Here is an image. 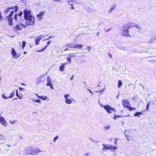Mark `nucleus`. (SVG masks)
<instances>
[{
    "instance_id": "obj_18",
    "label": "nucleus",
    "mask_w": 156,
    "mask_h": 156,
    "mask_svg": "<svg viewBox=\"0 0 156 156\" xmlns=\"http://www.w3.org/2000/svg\"><path fill=\"white\" fill-rule=\"evenodd\" d=\"M83 47V45L81 44H75V48H81Z\"/></svg>"
},
{
    "instance_id": "obj_63",
    "label": "nucleus",
    "mask_w": 156,
    "mask_h": 156,
    "mask_svg": "<svg viewBox=\"0 0 156 156\" xmlns=\"http://www.w3.org/2000/svg\"><path fill=\"white\" fill-rule=\"evenodd\" d=\"M111 28H110L108 30V31H109L110 30H111Z\"/></svg>"
},
{
    "instance_id": "obj_51",
    "label": "nucleus",
    "mask_w": 156,
    "mask_h": 156,
    "mask_svg": "<svg viewBox=\"0 0 156 156\" xmlns=\"http://www.w3.org/2000/svg\"><path fill=\"white\" fill-rule=\"evenodd\" d=\"M35 95L38 98H40L39 97H40V96H39L38 95V94H37V93H35Z\"/></svg>"
},
{
    "instance_id": "obj_16",
    "label": "nucleus",
    "mask_w": 156,
    "mask_h": 156,
    "mask_svg": "<svg viewBox=\"0 0 156 156\" xmlns=\"http://www.w3.org/2000/svg\"><path fill=\"white\" fill-rule=\"evenodd\" d=\"M47 83L46 84V85H51V84L52 83V81L50 78L49 76H48L47 78Z\"/></svg>"
},
{
    "instance_id": "obj_48",
    "label": "nucleus",
    "mask_w": 156,
    "mask_h": 156,
    "mask_svg": "<svg viewBox=\"0 0 156 156\" xmlns=\"http://www.w3.org/2000/svg\"><path fill=\"white\" fill-rule=\"evenodd\" d=\"M22 14H23L22 12H20V13L18 14V15L19 16H21L22 15Z\"/></svg>"
},
{
    "instance_id": "obj_9",
    "label": "nucleus",
    "mask_w": 156,
    "mask_h": 156,
    "mask_svg": "<svg viewBox=\"0 0 156 156\" xmlns=\"http://www.w3.org/2000/svg\"><path fill=\"white\" fill-rule=\"evenodd\" d=\"M15 92V90H14L10 94V96H7V97H5V94H3L2 95V97L4 99H5L10 98H12L14 96Z\"/></svg>"
},
{
    "instance_id": "obj_19",
    "label": "nucleus",
    "mask_w": 156,
    "mask_h": 156,
    "mask_svg": "<svg viewBox=\"0 0 156 156\" xmlns=\"http://www.w3.org/2000/svg\"><path fill=\"white\" fill-rule=\"evenodd\" d=\"M41 40V38L38 37L35 39L36 45H38L39 43V41Z\"/></svg>"
},
{
    "instance_id": "obj_55",
    "label": "nucleus",
    "mask_w": 156,
    "mask_h": 156,
    "mask_svg": "<svg viewBox=\"0 0 156 156\" xmlns=\"http://www.w3.org/2000/svg\"><path fill=\"white\" fill-rule=\"evenodd\" d=\"M48 86H50V87L51 88V89H53V88L52 85V84H51V85H48Z\"/></svg>"
},
{
    "instance_id": "obj_24",
    "label": "nucleus",
    "mask_w": 156,
    "mask_h": 156,
    "mask_svg": "<svg viewBox=\"0 0 156 156\" xmlns=\"http://www.w3.org/2000/svg\"><path fill=\"white\" fill-rule=\"evenodd\" d=\"M122 82L120 80H119L118 81V87L119 88H120L122 86Z\"/></svg>"
},
{
    "instance_id": "obj_20",
    "label": "nucleus",
    "mask_w": 156,
    "mask_h": 156,
    "mask_svg": "<svg viewBox=\"0 0 156 156\" xmlns=\"http://www.w3.org/2000/svg\"><path fill=\"white\" fill-rule=\"evenodd\" d=\"M105 148H106V150H110L112 145H108L107 144H105Z\"/></svg>"
},
{
    "instance_id": "obj_36",
    "label": "nucleus",
    "mask_w": 156,
    "mask_h": 156,
    "mask_svg": "<svg viewBox=\"0 0 156 156\" xmlns=\"http://www.w3.org/2000/svg\"><path fill=\"white\" fill-rule=\"evenodd\" d=\"M58 138V136H56L55 137L54 139L53 142L54 143H55L56 142V140Z\"/></svg>"
},
{
    "instance_id": "obj_34",
    "label": "nucleus",
    "mask_w": 156,
    "mask_h": 156,
    "mask_svg": "<svg viewBox=\"0 0 156 156\" xmlns=\"http://www.w3.org/2000/svg\"><path fill=\"white\" fill-rule=\"evenodd\" d=\"M16 120H14V121H10V120L9 121V122L11 124H14L15 123V122H16Z\"/></svg>"
},
{
    "instance_id": "obj_10",
    "label": "nucleus",
    "mask_w": 156,
    "mask_h": 156,
    "mask_svg": "<svg viewBox=\"0 0 156 156\" xmlns=\"http://www.w3.org/2000/svg\"><path fill=\"white\" fill-rule=\"evenodd\" d=\"M123 29L122 30V33L124 36H126L127 37L129 36V30L128 29L129 28H124V26H123Z\"/></svg>"
},
{
    "instance_id": "obj_64",
    "label": "nucleus",
    "mask_w": 156,
    "mask_h": 156,
    "mask_svg": "<svg viewBox=\"0 0 156 156\" xmlns=\"http://www.w3.org/2000/svg\"><path fill=\"white\" fill-rule=\"evenodd\" d=\"M99 33L97 34V36H98V35H99Z\"/></svg>"
},
{
    "instance_id": "obj_46",
    "label": "nucleus",
    "mask_w": 156,
    "mask_h": 156,
    "mask_svg": "<svg viewBox=\"0 0 156 156\" xmlns=\"http://www.w3.org/2000/svg\"><path fill=\"white\" fill-rule=\"evenodd\" d=\"M19 89L20 90H25V89L24 88H21V87H19Z\"/></svg>"
},
{
    "instance_id": "obj_14",
    "label": "nucleus",
    "mask_w": 156,
    "mask_h": 156,
    "mask_svg": "<svg viewBox=\"0 0 156 156\" xmlns=\"http://www.w3.org/2000/svg\"><path fill=\"white\" fill-rule=\"evenodd\" d=\"M51 42V41H48L47 43V45H46L44 48H42L40 50L37 51L38 52H40L43 51L50 44Z\"/></svg>"
},
{
    "instance_id": "obj_54",
    "label": "nucleus",
    "mask_w": 156,
    "mask_h": 156,
    "mask_svg": "<svg viewBox=\"0 0 156 156\" xmlns=\"http://www.w3.org/2000/svg\"><path fill=\"white\" fill-rule=\"evenodd\" d=\"M52 37L51 36H49V37L48 38H47V39H44V40H48L49 39H50V38H51Z\"/></svg>"
},
{
    "instance_id": "obj_30",
    "label": "nucleus",
    "mask_w": 156,
    "mask_h": 156,
    "mask_svg": "<svg viewBox=\"0 0 156 156\" xmlns=\"http://www.w3.org/2000/svg\"><path fill=\"white\" fill-rule=\"evenodd\" d=\"M15 28H16L18 30H20L21 28V27L20 25H17L15 27Z\"/></svg>"
},
{
    "instance_id": "obj_41",
    "label": "nucleus",
    "mask_w": 156,
    "mask_h": 156,
    "mask_svg": "<svg viewBox=\"0 0 156 156\" xmlns=\"http://www.w3.org/2000/svg\"><path fill=\"white\" fill-rule=\"evenodd\" d=\"M18 15L16 13L15 15V16L14 17V19L16 20V21L17 20V16Z\"/></svg>"
},
{
    "instance_id": "obj_49",
    "label": "nucleus",
    "mask_w": 156,
    "mask_h": 156,
    "mask_svg": "<svg viewBox=\"0 0 156 156\" xmlns=\"http://www.w3.org/2000/svg\"><path fill=\"white\" fill-rule=\"evenodd\" d=\"M87 48L88 49V51H90V49L91 48V47L90 46H87Z\"/></svg>"
},
{
    "instance_id": "obj_7",
    "label": "nucleus",
    "mask_w": 156,
    "mask_h": 156,
    "mask_svg": "<svg viewBox=\"0 0 156 156\" xmlns=\"http://www.w3.org/2000/svg\"><path fill=\"white\" fill-rule=\"evenodd\" d=\"M11 49V53L12 55V57L14 58H19L20 56V54L17 53L13 48H12Z\"/></svg>"
},
{
    "instance_id": "obj_13",
    "label": "nucleus",
    "mask_w": 156,
    "mask_h": 156,
    "mask_svg": "<svg viewBox=\"0 0 156 156\" xmlns=\"http://www.w3.org/2000/svg\"><path fill=\"white\" fill-rule=\"evenodd\" d=\"M45 12H41L39 13L38 14L36 15L37 17V18L38 20H41L44 16V13Z\"/></svg>"
},
{
    "instance_id": "obj_27",
    "label": "nucleus",
    "mask_w": 156,
    "mask_h": 156,
    "mask_svg": "<svg viewBox=\"0 0 156 156\" xmlns=\"http://www.w3.org/2000/svg\"><path fill=\"white\" fill-rule=\"evenodd\" d=\"M71 58H69L68 57L66 59L68 61H67V62L66 63V64H70L71 62Z\"/></svg>"
},
{
    "instance_id": "obj_42",
    "label": "nucleus",
    "mask_w": 156,
    "mask_h": 156,
    "mask_svg": "<svg viewBox=\"0 0 156 156\" xmlns=\"http://www.w3.org/2000/svg\"><path fill=\"white\" fill-rule=\"evenodd\" d=\"M44 36L42 35L41 34L38 37L39 38H41V39L43 38H44Z\"/></svg>"
},
{
    "instance_id": "obj_60",
    "label": "nucleus",
    "mask_w": 156,
    "mask_h": 156,
    "mask_svg": "<svg viewBox=\"0 0 156 156\" xmlns=\"http://www.w3.org/2000/svg\"><path fill=\"white\" fill-rule=\"evenodd\" d=\"M68 50V48H66L64 50V51H66L67 50Z\"/></svg>"
},
{
    "instance_id": "obj_38",
    "label": "nucleus",
    "mask_w": 156,
    "mask_h": 156,
    "mask_svg": "<svg viewBox=\"0 0 156 156\" xmlns=\"http://www.w3.org/2000/svg\"><path fill=\"white\" fill-rule=\"evenodd\" d=\"M2 21V16L1 15V13L0 12V22Z\"/></svg>"
},
{
    "instance_id": "obj_50",
    "label": "nucleus",
    "mask_w": 156,
    "mask_h": 156,
    "mask_svg": "<svg viewBox=\"0 0 156 156\" xmlns=\"http://www.w3.org/2000/svg\"><path fill=\"white\" fill-rule=\"evenodd\" d=\"M15 12H16L17 10V6H15Z\"/></svg>"
},
{
    "instance_id": "obj_1",
    "label": "nucleus",
    "mask_w": 156,
    "mask_h": 156,
    "mask_svg": "<svg viewBox=\"0 0 156 156\" xmlns=\"http://www.w3.org/2000/svg\"><path fill=\"white\" fill-rule=\"evenodd\" d=\"M24 13L25 24L27 25H33L35 22V19L34 17L31 15L30 11L25 10Z\"/></svg>"
},
{
    "instance_id": "obj_33",
    "label": "nucleus",
    "mask_w": 156,
    "mask_h": 156,
    "mask_svg": "<svg viewBox=\"0 0 156 156\" xmlns=\"http://www.w3.org/2000/svg\"><path fill=\"white\" fill-rule=\"evenodd\" d=\"M121 116L119 115H116L115 114H114V117H113V119H116L117 118H119V117H120Z\"/></svg>"
},
{
    "instance_id": "obj_61",
    "label": "nucleus",
    "mask_w": 156,
    "mask_h": 156,
    "mask_svg": "<svg viewBox=\"0 0 156 156\" xmlns=\"http://www.w3.org/2000/svg\"><path fill=\"white\" fill-rule=\"evenodd\" d=\"M71 8V9H75V8H74V7H73V6H72V7Z\"/></svg>"
},
{
    "instance_id": "obj_5",
    "label": "nucleus",
    "mask_w": 156,
    "mask_h": 156,
    "mask_svg": "<svg viewBox=\"0 0 156 156\" xmlns=\"http://www.w3.org/2000/svg\"><path fill=\"white\" fill-rule=\"evenodd\" d=\"M137 27L138 29H141L142 28L140 27L138 24L136 23H132L131 24H125L124 25V28H130L131 27Z\"/></svg>"
},
{
    "instance_id": "obj_11",
    "label": "nucleus",
    "mask_w": 156,
    "mask_h": 156,
    "mask_svg": "<svg viewBox=\"0 0 156 156\" xmlns=\"http://www.w3.org/2000/svg\"><path fill=\"white\" fill-rule=\"evenodd\" d=\"M43 77V76L42 75L37 78L36 83L37 84H39L44 81V79H43L42 78Z\"/></svg>"
},
{
    "instance_id": "obj_44",
    "label": "nucleus",
    "mask_w": 156,
    "mask_h": 156,
    "mask_svg": "<svg viewBox=\"0 0 156 156\" xmlns=\"http://www.w3.org/2000/svg\"><path fill=\"white\" fill-rule=\"evenodd\" d=\"M18 98L20 99H22L23 98V96H18Z\"/></svg>"
},
{
    "instance_id": "obj_32",
    "label": "nucleus",
    "mask_w": 156,
    "mask_h": 156,
    "mask_svg": "<svg viewBox=\"0 0 156 156\" xmlns=\"http://www.w3.org/2000/svg\"><path fill=\"white\" fill-rule=\"evenodd\" d=\"M127 108H128L129 109V110L130 111H131L135 109V108H132L130 107L129 106Z\"/></svg>"
},
{
    "instance_id": "obj_8",
    "label": "nucleus",
    "mask_w": 156,
    "mask_h": 156,
    "mask_svg": "<svg viewBox=\"0 0 156 156\" xmlns=\"http://www.w3.org/2000/svg\"><path fill=\"white\" fill-rule=\"evenodd\" d=\"M70 97L69 94H66L64 95L65 102L67 104H70L72 103L71 100L69 98Z\"/></svg>"
},
{
    "instance_id": "obj_21",
    "label": "nucleus",
    "mask_w": 156,
    "mask_h": 156,
    "mask_svg": "<svg viewBox=\"0 0 156 156\" xmlns=\"http://www.w3.org/2000/svg\"><path fill=\"white\" fill-rule=\"evenodd\" d=\"M116 8V6L115 5H114L113 6H112V8L110 10L109 12V13H110L112 12L115 10Z\"/></svg>"
},
{
    "instance_id": "obj_28",
    "label": "nucleus",
    "mask_w": 156,
    "mask_h": 156,
    "mask_svg": "<svg viewBox=\"0 0 156 156\" xmlns=\"http://www.w3.org/2000/svg\"><path fill=\"white\" fill-rule=\"evenodd\" d=\"M110 128V126L109 125H108L107 126H105L104 127V128L106 130L109 129Z\"/></svg>"
},
{
    "instance_id": "obj_52",
    "label": "nucleus",
    "mask_w": 156,
    "mask_h": 156,
    "mask_svg": "<svg viewBox=\"0 0 156 156\" xmlns=\"http://www.w3.org/2000/svg\"><path fill=\"white\" fill-rule=\"evenodd\" d=\"M73 75L70 78V80H73Z\"/></svg>"
},
{
    "instance_id": "obj_23",
    "label": "nucleus",
    "mask_w": 156,
    "mask_h": 156,
    "mask_svg": "<svg viewBox=\"0 0 156 156\" xmlns=\"http://www.w3.org/2000/svg\"><path fill=\"white\" fill-rule=\"evenodd\" d=\"M31 100L32 101L34 102H36L37 103H41V100L39 99L35 100L34 99L31 98Z\"/></svg>"
},
{
    "instance_id": "obj_40",
    "label": "nucleus",
    "mask_w": 156,
    "mask_h": 156,
    "mask_svg": "<svg viewBox=\"0 0 156 156\" xmlns=\"http://www.w3.org/2000/svg\"><path fill=\"white\" fill-rule=\"evenodd\" d=\"M102 145L103 146V147L102 148V149L105 151V150H106V148H105V144H102Z\"/></svg>"
},
{
    "instance_id": "obj_3",
    "label": "nucleus",
    "mask_w": 156,
    "mask_h": 156,
    "mask_svg": "<svg viewBox=\"0 0 156 156\" xmlns=\"http://www.w3.org/2000/svg\"><path fill=\"white\" fill-rule=\"evenodd\" d=\"M26 152L29 154L36 155L38 153L41 152V150L38 148L32 147H28L25 150Z\"/></svg>"
},
{
    "instance_id": "obj_22",
    "label": "nucleus",
    "mask_w": 156,
    "mask_h": 156,
    "mask_svg": "<svg viewBox=\"0 0 156 156\" xmlns=\"http://www.w3.org/2000/svg\"><path fill=\"white\" fill-rule=\"evenodd\" d=\"M142 115V112H136V113H135L134 114V116H137L138 117H140L139 115Z\"/></svg>"
},
{
    "instance_id": "obj_6",
    "label": "nucleus",
    "mask_w": 156,
    "mask_h": 156,
    "mask_svg": "<svg viewBox=\"0 0 156 156\" xmlns=\"http://www.w3.org/2000/svg\"><path fill=\"white\" fill-rule=\"evenodd\" d=\"M0 123L3 126L7 127L8 126V123L5 120L4 117L0 115Z\"/></svg>"
},
{
    "instance_id": "obj_26",
    "label": "nucleus",
    "mask_w": 156,
    "mask_h": 156,
    "mask_svg": "<svg viewBox=\"0 0 156 156\" xmlns=\"http://www.w3.org/2000/svg\"><path fill=\"white\" fill-rule=\"evenodd\" d=\"M39 99H41L43 100H45L46 99L48 98V97L46 96H40V97H39Z\"/></svg>"
},
{
    "instance_id": "obj_35",
    "label": "nucleus",
    "mask_w": 156,
    "mask_h": 156,
    "mask_svg": "<svg viewBox=\"0 0 156 156\" xmlns=\"http://www.w3.org/2000/svg\"><path fill=\"white\" fill-rule=\"evenodd\" d=\"M74 56H75L74 55H73L72 54H70L69 55V56L68 57H69V58H70L71 59L72 58H73Z\"/></svg>"
},
{
    "instance_id": "obj_45",
    "label": "nucleus",
    "mask_w": 156,
    "mask_h": 156,
    "mask_svg": "<svg viewBox=\"0 0 156 156\" xmlns=\"http://www.w3.org/2000/svg\"><path fill=\"white\" fill-rule=\"evenodd\" d=\"M73 2V0H68L67 1V2L68 3H70V2Z\"/></svg>"
},
{
    "instance_id": "obj_57",
    "label": "nucleus",
    "mask_w": 156,
    "mask_h": 156,
    "mask_svg": "<svg viewBox=\"0 0 156 156\" xmlns=\"http://www.w3.org/2000/svg\"><path fill=\"white\" fill-rule=\"evenodd\" d=\"M88 90H89V91L90 92V93H91V94H93V92H92V91L88 89Z\"/></svg>"
},
{
    "instance_id": "obj_29",
    "label": "nucleus",
    "mask_w": 156,
    "mask_h": 156,
    "mask_svg": "<svg viewBox=\"0 0 156 156\" xmlns=\"http://www.w3.org/2000/svg\"><path fill=\"white\" fill-rule=\"evenodd\" d=\"M156 39V38H154L153 39H151L149 41L148 43H151L153 42Z\"/></svg>"
},
{
    "instance_id": "obj_59",
    "label": "nucleus",
    "mask_w": 156,
    "mask_h": 156,
    "mask_svg": "<svg viewBox=\"0 0 156 156\" xmlns=\"http://www.w3.org/2000/svg\"><path fill=\"white\" fill-rule=\"evenodd\" d=\"M21 84L22 85H23V86H25V85H26V84L25 83H21Z\"/></svg>"
},
{
    "instance_id": "obj_43",
    "label": "nucleus",
    "mask_w": 156,
    "mask_h": 156,
    "mask_svg": "<svg viewBox=\"0 0 156 156\" xmlns=\"http://www.w3.org/2000/svg\"><path fill=\"white\" fill-rule=\"evenodd\" d=\"M150 103V102L149 101L148 103H147V108H146V110H148V108H149V103Z\"/></svg>"
},
{
    "instance_id": "obj_12",
    "label": "nucleus",
    "mask_w": 156,
    "mask_h": 156,
    "mask_svg": "<svg viewBox=\"0 0 156 156\" xmlns=\"http://www.w3.org/2000/svg\"><path fill=\"white\" fill-rule=\"evenodd\" d=\"M122 104L123 106L126 108L130 105L129 102L126 100L122 101Z\"/></svg>"
},
{
    "instance_id": "obj_25",
    "label": "nucleus",
    "mask_w": 156,
    "mask_h": 156,
    "mask_svg": "<svg viewBox=\"0 0 156 156\" xmlns=\"http://www.w3.org/2000/svg\"><path fill=\"white\" fill-rule=\"evenodd\" d=\"M118 149L116 147H112V146L111 147V148L110 150L112 151H114L115 150Z\"/></svg>"
},
{
    "instance_id": "obj_17",
    "label": "nucleus",
    "mask_w": 156,
    "mask_h": 156,
    "mask_svg": "<svg viewBox=\"0 0 156 156\" xmlns=\"http://www.w3.org/2000/svg\"><path fill=\"white\" fill-rule=\"evenodd\" d=\"M67 48H75V44H69L66 45Z\"/></svg>"
},
{
    "instance_id": "obj_47",
    "label": "nucleus",
    "mask_w": 156,
    "mask_h": 156,
    "mask_svg": "<svg viewBox=\"0 0 156 156\" xmlns=\"http://www.w3.org/2000/svg\"><path fill=\"white\" fill-rule=\"evenodd\" d=\"M16 95L17 97H18V96H19V95L18 94V90H16Z\"/></svg>"
},
{
    "instance_id": "obj_56",
    "label": "nucleus",
    "mask_w": 156,
    "mask_h": 156,
    "mask_svg": "<svg viewBox=\"0 0 156 156\" xmlns=\"http://www.w3.org/2000/svg\"><path fill=\"white\" fill-rule=\"evenodd\" d=\"M54 2H60V0H54Z\"/></svg>"
},
{
    "instance_id": "obj_15",
    "label": "nucleus",
    "mask_w": 156,
    "mask_h": 156,
    "mask_svg": "<svg viewBox=\"0 0 156 156\" xmlns=\"http://www.w3.org/2000/svg\"><path fill=\"white\" fill-rule=\"evenodd\" d=\"M61 65L59 67V70L60 71L62 72L64 70V69L65 67V65H66V63H61Z\"/></svg>"
},
{
    "instance_id": "obj_4",
    "label": "nucleus",
    "mask_w": 156,
    "mask_h": 156,
    "mask_svg": "<svg viewBox=\"0 0 156 156\" xmlns=\"http://www.w3.org/2000/svg\"><path fill=\"white\" fill-rule=\"evenodd\" d=\"M99 104L100 106L102 107L108 113H112L113 112H115V110L110 105H104L101 103H100Z\"/></svg>"
},
{
    "instance_id": "obj_62",
    "label": "nucleus",
    "mask_w": 156,
    "mask_h": 156,
    "mask_svg": "<svg viewBox=\"0 0 156 156\" xmlns=\"http://www.w3.org/2000/svg\"><path fill=\"white\" fill-rule=\"evenodd\" d=\"M26 53H27V52H26V51H24V53H23V54H26Z\"/></svg>"
},
{
    "instance_id": "obj_2",
    "label": "nucleus",
    "mask_w": 156,
    "mask_h": 156,
    "mask_svg": "<svg viewBox=\"0 0 156 156\" xmlns=\"http://www.w3.org/2000/svg\"><path fill=\"white\" fill-rule=\"evenodd\" d=\"M14 7H8L6 8L4 11V13H7L9 11H10V12L9 15L6 17V19L9 22V25L12 26V19L11 18L12 16L14 13Z\"/></svg>"
},
{
    "instance_id": "obj_31",
    "label": "nucleus",
    "mask_w": 156,
    "mask_h": 156,
    "mask_svg": "<svg viewBox=\"0 0 156 156\" xmlns=\"http://www.w3.org/2000/svg\"><path fill=\"white\" fill-rule=\"evenodd\" d=\"M26 42L25 41H23L22 42V48L23 49L24 47H25Z\"/></svg>"
},
{
    "instance_id": "obj_58",
    "label": "nucleus",
    "mask_w": 156,
    "mask_h": 156,
    "mask_svg": "<svg viewBox=\"0 0 156 156\" xmlns=\"http://www.w3.org/2000/svg\"><path fill=\"white\" fill-rule=\"evenodd\" d=\"M89 139H90V140L92 141H95V140H93L91 138H90Z\"/></svg>"
},
{
    "instance_id": "obj_37",
    "label": "nucleus",
    "mask_w": 156,
    "mask_h": 156,
    "mask_svg": "<svg viewBox=\"0 0 156 156\" xmlns=\"http://www.w3.org/2000/svg\"><path fill=\"white\" fill-rule=\"evenodd\" d=\"M90 152H88L85 153L84 154V156H89V155H90Z\"/></svg>"
},
{
    "instance_id": "obj_53",
    "label": "nucleus",
    "mask_w": 156,
    "mask_h": 156,
    "mask_svg": "<svg viewBox=\"0 0 156 156\" xmlns=\"http://www.w3.org/2000/svg\"><path fill=\"white\" fill-rule=\"evenodd\" d=\"M21 25L24 28H26V26L24 24H21Z\"/></svg>"
},
{
    "instance_id": "obj_39",
    "label": "nucleus",
    "mask_w": 156,
    "mask_h": 156,
    "mask_svg": "<svg viewBox=\"0 0 156 156\" xmlns=\"http://www.w3.org/2000/svg\"><path fill=\"white\" fill-rule=\"evenodd\" d=\"M119 48H120L121 49L124 50L125 49V48L123 47H117Z\"/></svg>"
}]
</instances>
